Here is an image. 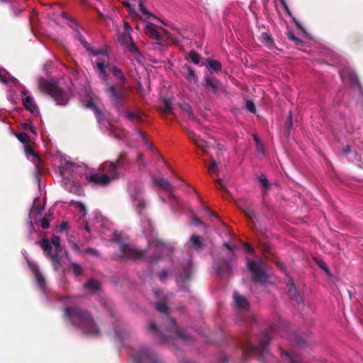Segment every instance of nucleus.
<instances>
[{
  "label": "nucleus",
  "mask_w": 363,
  "mask_h": 363,
  "mask_svg": "<svg viewBox=\"0 0 363 363\" xmlns=\"http://www.w3.org/2000/svg\"><path fill=\"white\" fill-rule=\"evenodd\" d=\"M95 65L99 71V78L106 85L104 91L114 106L121 105L126 98L127 82L123 71L118 67L111 66L106 59H99Z\"/></svg>",
  "instance_id": "f257e3e1"
},
{
  "label": "nucleus",
  "mask_w": 363,
  "mask_h": 363,
  "mask_svg": "<svg viewBox=\"0 0 363 363\" xmlns=\"http://www.w3.org/2000/svg\"><path fill=\"white\" fill-rule=\"evenodd\" d=\"M129 167L130 160L128 153L123 151L116 160L106 162L101 164L100 169L105 174L94 173L86 177V179L96 185L106 186L109 184L111 180L123 177Z\"/></svg>",
  "instance_id": "f03ea898"
},
{
  "label": "nucleus",
  "mask_w": 363,
  "mask_h": 363,
  "mask_svg": "<svg viewBox=\"0 0 363 363\" xmlns=\"http://www.w3.org/2000/svg\"><path fill=\"white\" fill-rule=\"evenodd\" d=\"M65 316L84 335L97 337L100 330L91 313L79 306H67L64 308Z\"/></svg>",
  "instance_id": "7ed1b4c3"
},
{
  "label": "nucleus",
  "mask_w": 363,
  "mask_h": 363,
  "mask_svg": "<svg viewBox=\"0 0 363 363\" xmlns=\"http://www.w3.org/2000/svg\"><path fill=\"white\" fill-rule=\"evenodd\" d=\"M257 346L254 345L247 334H244L240 340L239 344L245 356V360L262 361L269 354L268 346L272 337L268 332L262 331L257 337Z\"/></svg>",
  "instance_id": "20e7f679"
},
{
  "label": "nucleus",
  "mask_w": 363,
  "mask_h": 363,
  "mask_svg": "<svg viewBox=\"0 0 363 363\" xmlns=\"http://www.w3.org/2000/svg\"><path fill=\"white\" fill-rule=\"evenodd\" d=\"M39 89L45 94H48L59 106H65L68 103V97L62 89L55 83L43 79L39 81Z\"/></svg>",
  "instance_id": "39448f33"
},
{
  "label": "nucleus",
  "mask_w": 363,
  "mask_h": 363,
  "mask_svg": "<svg viewBox=\"0 0 363 363\" xmlns=\"http://www.w3.org/2000/svg\"><path fill=\"white\" fill-rule=\"evenodd\" d=\"M194 268L191 259H189L181 264V269L177 277V284L180 290L189 291V282L192 279Z\"/></svg>",
  "instance_id": "423d86ee"
},
{
  "label": "nucleus",
  "mask_w": 363,
  "mask_h": 363,
  "mask_svg": "<svg viewBox=\"0 0 363 363\" xmlns=\"http://www.w3.org/2000/svg\"><path fill=\"white\" fill-rule=\"evenodd\" d=\"M265 264L264 261L259 259L256 261L247 260V267L252 272V279L257 283H265L268 280V275L264 271Z\"/></svg>",
  "instance_id": "0eeeda50"
},
{
  "label": "nucleus",
  "mask_w": 363,
  "mask_h": 363,
  "mask_svg": "<svg viewBox=\"0 0 363 363\" xmlns=\"http://www.w3.org/2000/svg\"><path fill=\"white\" fill-rule=\"evenodd\" d=\"M130 354L134 363H159L157 354L147 347L132 350Z\"/></svg>",
  "instance_id": "6e6552de"
},
{
  "label": "nucleus",
  "mask_w": 363,
  "mask_h": 363,
  "mask_svg": "<svg viewBox=\"0 0 363 363\" xmlns=\"http://www.w3.org/2000/svg\"><path fill=\"white\" fill-rule=\"evenodd\" d=\"M155 307L158 312L163 313L168 315L169 320L172 326V332H174L177 335L178 338L184 341V342H189L192 340L191 336L189 333L179 330L178 327L176 325L175 320L169 317V307L167 306L165 302H157L156 303Z\"/></svg>",
  "instance_id": "1a4fd4ad"
},
{
  "label": "nucleus",
  "mask_w": 363,
  "mask_h": 363,
  "mask_svg": "<svg viewBox=\"0 0 363 363\" xmlns=\"http://www.w3.org/2000/svg\"><path fill=\"white\" fill-rule=\"evenodd\" d=\"M38 245L43 249L45 255L51 259L54 269L55 271L59 270L62 267V258L60 256V252H54V253H52V247L51 246L50 241L46 238H43L40 240L38 242Z\"/></svg>",
  "instance_id": "9d476101"
},
{
  "label": "nucleus",
  "mask_w": 363,
  "mask_h": 363,
  "mask_svg": "<svg viewBox=\"0 0 363 363\" xmlns=\"http://www.w3.org/2000/svg\"><path fill=\"white\" fill-rule=\"evenodd\" d=\"M203 85L208 92H211L216 96L225 92L223 84L218 79L209 74L203 76Z\"/></svg>",
  "instance_id": "9b49d317"
},
{
  "label": "nucleus",
  "mask_w": 363,
  "mask_h": 363,
  "mask_svg": "<svg viewBox=\"0 0 363 363\" xmlns=\"http://www.w3.org/2000/svg\"><path fill=\"white\" fill-rule=\"evenodd\" d=\"M120 250L121 252V255H119V257L123 259L135 260L146 259L145 250H138L126 244H121L120 246Z\"/></svg>",
  "instance_id": "f8f14e48"
},
{
  "label": "nucleus",
  "mask_w": 363,
  "mask_h": 363,
  "mask_svg": "<svg viewBox=\"0 0 363 363\" xmlns=\"http://www.w3.org/2000/svg\"><path fill=\"white\" fill-rule=\"evenodd\" d=\"M118 39L120 43L125 45L129 52L133 55L135 59H138L139 56H141L138 47L133 42V40L128 31L119 33L118 35Z\"/></svg>",
  "instance_id": "ddd939ff"
},
{
  "label": "nucleus",
  "mask_w": 363,
  "mask_h": 363,
  "mask_svg": "<svg viewBox=\"0 0 363 363\" xmlns=\"http://www.w3.org/2000/svg\"><path fill=\"white\" fill-rule=\"evenodd\" d=\"M152 181L160 188L164 190L170 198L177 199L175 195L173 194L174 187L167 179L163 177H154L152 178Z\"/></svg>",
  "instance_id": "4468645a"
},
{
  "label": "nucleus",
  "mask_w": 363,
  "mask_h": 363,
  "mask_svg": "<svg viewBox=\"0 0 363 363\" xmlns=\"http://www.w3.org/2000/svg\"><path fill=\"white\" fill-rule=\"evenodd\" d=\"M25 151L28 155H31L33 157V162L35 164L38 174L40 175L43 174L44 169L41 166V159L40 156L34 151L33 147L28 144L26 145Z\"/></svg>",
  "instance_id": "2eb2a0df"
},
{
  "label": "nucleus",
  "mask_w": 363,
  "mask_h": 363,
  "mask_svg": "<svg viewBox=\"0 0 363 363\" xmlns=\"http://www.w3.org/2000/svg\"><path fill=\"white\" fill-rule=\"evenodd\" d=\"M214 269L218 276L230 275L232 274V268L230 263L226 260H221L217 262Z\"/></svg>",
  "instance_id": "dca6fc26"
},
{
  "label": "nucleus",
  "mask_w": 363,
  "mask_h": 363,
  "mask_svg": "<svg viewBox=\"0 0 363 363\" xmlns=\"http://www.w3.org/2000/svg\"><path fill=\"white\" fill-rule=\"evenodd\" d=\"M29 268L35 276V281L38 287L44 290L45 288V279L42 273L40 272L39 267L35 264L28 263Z\"/></svg>",
  "instance_id": "f3484780"
},
{
  "label": "nucleus",
  "mask_w": 363,
  "mask_h": 363,
  "mask_svg": "<svg viewBox=\"0 0 363 363\" xmlns=\"http://www.w3.org/2000/svg\"><path fill=\"white\" fill-rule=\"evenodd\" d=\"M260 250L264 255L265 259L267 260H270L276 263L277 266L280 269V270L284 271L285 269L284 264L279 262H276L277 257L272 256L273 258L269 257L267 254L271 253V247L269 245L267 242H263L259 246Z\"/></svg>",
  "instance_id": "a211bd4d"
},
{
  "label": "nucleus",
  "mask_w": 363,
  "mask_h": 363,
  "mask_svg": "<svg viewBox=\"0 0 363 363\" xmlns=\"http://www.w3.org/2000/svg\"><path fill=\"white\" fill-rule=\"evenodd\" d=\"M233 298L238 308L242 310H247L248 308L249 303L245 297L240 296L235 291L233 294Z\"/></svg>",
  "instance_id": "6ab92c4d"
},
{
  "label": "nucleus",
  "mask_w": 363,
  "mask_h": 363,
  "mask_svg": "<svg viewBox=\"0 0 363 363\" xmlns=\"http://www.w3.org/2000/svg\"><path fill=\"white\" fill-rule=\"evenodd\" d=\"M188 134L189 138L195 143V145L198 147L201 148L205 153H206V143L193 132L189 131Z\"/></svg>",
  "instance_id": "aec40b11"
},
{
  "label": "nucleus",
  "mask_w": 363,
  "mask_h": 363,
  "mask_svg": "<svg viewBox=\"0 0 363 363\" xmlns=\"http://www.w3.org/2000/svg\"><path fill=\"white\" fill-rule=\"evenodd\" d=\"M136 195L138 196V199L137 196L134 197L135 211L138 215L142 216H143V211L146 207V202L143 198H140V192L137 193Z\"/></svg>",
  "instance_id": "412c9836"
},
{
  "label": "nucleus",
  "mask_w": 363,
  "mask_h": 363,
  "mask_svg": "<svg viewBox=\"0 0 363 363\" xmlns=\"http://www.w3.org/2000/svg\"><path fill=\"white\" fill-rule=\"evenodd\" d=\"M146 33L150 37L155 39L156 40H158V41L162 40V36L153 23H149L146 26Z\"/></svg>",
  "instance_id": "4be33fe9"
},
{
  "label": "nucleus",
  "mask_w": 363,
  "mask_h": 363,
  "mask_svg": "<svg viewBox=\"0 0 363 363\" xmlns=\"http://www.w3.org/2000/svg\"><path fill=\"white\" fill-rule=\"evenodd\" d=\"M289 296L293 298L297 303H301L303 302V298L298 293L294 282H291L289 284Z\"/></svg>",
  "instance_id": "5701e85b"
},
{
  "label": "nucleus",
  "mask_w": 363,
  "mask_h": 363,
  "mask_svg": "<svg viewBox=\"0 0 363 363\" xmlns=\"http://www.w3.org/2000/svg\"><path fill=\"white\" fill-rule=\"evenodd\" d=\"M189 242L192 248L197 251L201 250L204 246L201 237L197 235H192L190 238Z\"/></svg>",
  "instance_id": "b1692460"
},
{
  "label": "nucleus",
  "mask_w": 363,
  "mask_h": 363,
  "mask_svg": "<svg viewBox=\"0 0 363 363\" xmlns=\"http://www.w3.org/2000/svg\"><path fill=\"white\" fill-rule=\"evenodd\" d=\"M23 104L26 109L33 113L37 111V106L34 104L31 96H26L23 99Z\"/></svg>",
  "instance_id": "393cba45"
},
{
  "label": "nucleus",
  "mask_w": 363,
  "mask_h": 363,
  "mask_svg": "<svg viewBox=\"0 0 363 363\" xmlns=\"http://www.w3.org/2000/svg\"><path fill=\"white\" fill-rule=\"evenodd\" d=\"M286 35L289 40L292 41L294 45L297 48H302L304 45V41L298 38L292 31L288 30L286 33Z\"/></svg>",
  "instance_id": "a878e982"
},
{
  "label": "nucleus",
  "mask_w": 363,
  "mask_h": 363,
  "mask_svg": "<svg viewBox=\"0 0 363 363\" xmlns=\"http://www.w3.org/2000/svg\"><path fill=\"white\" fill-rule=\"evenodd\" d=\"M186 79L191 83H196L198 77L195 73L194 69L191 67H186V73L185 75Z\"/></svg>",
  "instance_id": "bb28decb"
},
{
  "label": "nucleus",
  "mask_w": 363,
  "mask_h": 363,
  "mask_svg": "<svg viewBox=\"0 0 363 363\" xmlns=\"http://www.w3.org/2000/svg\"><path fill=\"white\" fill-rule=\"evenodd\" d=\"M83 46L91 55L94 56L102 55L104 58L108 60V54L106 50H101L100 51H94L88 43Z\"/></svg>",
  "instance_id": "cd10ccee"
},
{
  "label": "nucleus",
  "mask_w": 363,
  "mask_h": 363,
  "mask_svg": "<svg viewBox=\"0 0 363 363\" xmlns=\"http://www.w3.org/2000/svg\"><path fill=\"white\" fill-rule=\"evenodd\" d=\"M281 354L284 360L288 362L287 363H299L297 356L293 355L286 351H281Z\"/></svg>",
  "instance_id": "c85d7f7f"
},
{
  "label": "nucleus",
  "mask_w": 363,
  "mask_h": 363,
  "mask_svg": "<svg viewBox=\"0 0 363 363\" xmlns=\"http://www.w3.org/2000/svg\"><path fill=\"white\" fill-rule=\"evenodd\" d=\"M240 208L245 216L251 221H253L257 218V215L255 211L250 206L240 207Z\"/></svg>",
  "instance_id": "c756f323"
},
{
  "label": "nucleus",
  "mask_w": 363,
  "mask_h": 363,
  "mask_svg": "<svg viewBox=\"0 0 363 363\" xmlns=\"http://www.w3.org/2000/svg\"><path fill=\"white\" fill-rule=\"evenodd\" d=\"M84 287L89 289L91 291H96L100 289L101 284L100 281L95 279H89L84 284Z\"/></svg>",
  "instance_id": "7c9ffc66"
},
{
  "label": "nucleus",
  "mask_w": 363,
  "mask_h": 363,
  "mask_svg": "<svg viewBox=\"0 0 363 363\" xmlns=\"http://www.w3.org/2000/svg\"><path fill=\"white\" fill-rule=\"evenodd\" d=\"M50 245L52 244L55 247V252H61L62 250L61 244H60V238L57 235H53L51 238V242H50Z\"/></svg>",
  "instance_id": "2f4dec72"
},
{
  "label": "nucleus",
  "mask_w": 363,
  "mask_h": 363,
  "mask_svg": "<svg viewBox=\"0 0 363 363\" xmlns=\"http://www.w3.org/2000/svg\"><path fill=\"white\" fill-rule=\"evenodd\" d=\"M261 39L262 43L268 48H272L273 46V38L267 33H262L261 35Z\"/></svg>",
  "instance_id": "473e14b6"
},
{
  "label": "nucleus",
  "mask_w": 363,
  "mask_h": 363,
  "mask_svg": "<svg viewBox=\"0 0 363 363\" xmlns=\"http://www.w3.org/2000/svg\"><path fill=\"white\" fill-rule=\"evenodd\" d=\"M217 188L221 191L222 196L225 198H228L230 196V192L225 187V186L223 184L221 179H218L216 182Z\"/></svg>",
  "instance_id": "72a5a7b5"
},
{
  "label": "nucleus",
  "mask_w": 363,
  "mask_h": 363,
  "mask_svg": "<svg viewBox=\"0 0 363 363\" xmlns=\"http://www.w3.org/2000/svg\"><path fill=\"white\" fill-rule=\"evenodd\" d=\"M208 65L211 67V69L216 72H218L221 70V63L215 60H208Z\"/></svg>",
  "instance_id": "f704fd0d"
},
{
  "label": "nucleus",
  "mask_w": 363,
  "mask_h": 363,
  "mask_svg": "<svg viewBox=\"0 0 363 363\" xmlns=\"http://www.w3.org/2000/svg\"><path fill=\"white\" fill-rule=\"evenodd\" d=\"M125 117L131 121H135L138 123H140L142 121L141 116L140 115L136 114L134 112H132L130 111H125Z\"/></svg>",
  "instance_id": "c9c22d12"
},
{
  "label": "nucleus",
  "mask_w": 363,
  "mask_h": 363,
  "mask_svg": "<svg viewBox=\"0 0 363 363\" xmlns=\"http://www.w3.org/2000/svg\"><path fill=\"white\" fill-rule=\"evenodd\" d=\"M69 269L77 277L81 275L84 271L82 267L77 263H71L69 265Z\"/></svg>",
  "instance_id": "e433bc0d"
},
{
  "label": "nucleus",
  "mask_w": 363,
  "mask_h": 363,
  "mask_svg": "<svg viewBox=\"0 0 363 363\" xmlns=\"http://www.w3.org/2000/svg\"><path fill=\"white\" fill-rule=\"evenodd\" d=\"M69 21H70L69 26L77 31L78 40L80 41V43L83 45H85L87 42L84 39V38L82 35V34L78 31L77 26L76 23L72 20H69Z\"/></svg>",
  "instance_id": "4c0bfd02"
},
{
  "label": "nucleus",
  "mask_w": 363,
  "mask_h": 363,
  "mask_svg": "<svg viewBox=\"0 0 363 363\" xmlns=\"http://www.w3.org/2000/svg\"><path fill=\"white\" fill-rule=\"evenodd\" d=\"M181 108L183 113L188 117V118H194V113L192 108L189 104H184L182 106Z\"/></svg>",
  "instance_id": "58836bf2"
},
{
  "label": "nucleus",
  "mask_w": 363,
  "mask_h": 363,
  "mask_svg": "<svg viewBox=\"0 0 363 363\" xmlns=\"http://www.w3.org/2000/svg\"><path fill=\"white\" fill-rule=\"evenodd\" d=\"M16 136L21 143H22L25 145H27L29 143L30 137L27 133H16Z\"/></svg>",
  "instance_id": "ea45409f"
},
{
  "label": "nucleus",
  "mask_w": 363,
  "mask_h": 363,
  "mask_svg": "<svg viewBox=\"0 0 363 363\" xmlns=\"http://www.w3.org/2000/svg\"><path fill=\"white\" fill-rule=\"evenodd\" d=\"M162 111L164 114L172 113V104L169 99H164Z\"/></svg>",
  "instance_id": "a19ab883"
},
{
  "label": "nucleus",
  "mask_w": 363,
  "mask_h": 363,
  "mask_svg": "<svg viewBox=\"0 0 363 363\" xmlns=\"http://www.w3.org/2000/svg\"><path fill=\"white\" fill-rule=\"evenodd\" d=\"M314 261H315V264L320 269H322L327 274H330V270H329L328 267H327V264L323 259H318V258H314Z\"/></svg>",
  "instance_id": "79ce46f5"
},
{
  "label": "nucleus",
  "mask_w": 363,
  "mask_h": 363,
  "mask_svg": "<svg viewBox=\"0 0 363 363\" xmlns=\"http://www.w3.org/2000/svg\"><path fill=\"white\" fill-rule=\"evenodd\" d=\"M188 56L190 60L195 65H198L200 62V57L196 52L191 50L189 52Z\"/></svg>",
  "instance_id": "37998d69"
},
{
  "label": "nucleus",
  "mask_w": 363,
  "mask_h": 363,
  "mask_svg": "<svg viewBox=\"0 0 363 363\" xmlns=\"http://www.w3.org/2000/svg\"><path fill=\"white\" fill-rule=\"evenodd\" d=\"M149 330L150 331H152V333H154L158 337H160L161 339V340H162V341L166 340L164 338H163L161 336L160 330L157 328V325L154 323H150L149 324Z\"/></svg>",
  "instance_id": "c03bdc74"
},
{
  "label": "nucleus",
  "mask_w": 363,
  "mask_h": 363,
  "mask_svg": "<svg viewBox=\"0 0 363 363\" xmlns=\"http://www.w3.org/2000/svg\"><path fill=\"white\" fill-rule=\"evenodd\" d=\"M294 340L297 345L301 347H305L308 345V341L299 335H295Z\"/></svg>",
  "instance_id": "a18cd8bd"
},
{
  "label": "nucleus",
  "mask_w": 363,
  "mask_h": 363,
  "mask_svg": "<svg viewBox=\"0 0 363 363\" xmlns=\"http://www.w3.org/2000/svg\"><path fill=\"white\" fill-rule=\"evenodd\" d=\"M348 76H349V78H350V80L351 83L353 85L357 86H359V81L358 77H357V75L354 72H350L348 73Z\"/></svg>",
  "instance_id": "49530a36"
},
{
  "label": "nucleus",
  "mask_w": 363,
  "mask_h": 363,
  "mask_svg": "<svg viewBox=\"0 0 363 363\" xmlns=\"http://www.w3.org/2000/svg\"><path fill=\"white\" fill-rule=\"evenodd\" d=\"M258 180L265 191L269 189V182L264 175L262 174V175L259 176Z\"/></svg>",
  "instance_id": "de8ad7c7"
},
{
  "label": "nucleus",
  "mask_w": 363,
  "mask_h": 363,
  "mask_svg": "<svg viewBox=\"0 0 363 363\" xmlns=\"http://www.w3.org/2000/svg\"><path fill=\"white\" fill-rule=\"evenodd\" d=\"M245 108L252 113H255L256 107L254 102L251 100H247L245 104Z\"/></svg>",
  "instance_id": "09e8293b"
},
{
  "label": "nucleus",
  "mask_w": 363,
  "mask_h": 363,
  "mask_svg": "<svg viewBox=\"0 0 363 363\" xmlns=\"http://www.w3.org/2000/svg\"><path fill=\"white\" fill-rule=\"evenodd\" d=\"M293 127L292 113L290 111L287 116V119L285 123V128L288 130H290Z\"/></svg>",
  "instance_id": "8fccbe9b"
},
{
  "label": "nucleus",
  "mask_w": 363,
  "mask_h": 363,
  "mask_svg": "<svg viewBox=\"0 0 363 363\" xmlns=\"http://www.w3.org/2000/svg\"><path fill=\"white\" fill-rule=\"evenodd\" d=\"M136 162L138 164V166L140 167V168L145 167L146 166V163L144 160V156L143 154H141V153L138 154L137 159H136Z\"/></svg>",
  "instance_id": "3c124183"
},
{
  "label": "nucleus",
  "mask_w": 363,
  "mask_h": 363,
  "mask_svg": "<svg viewBox=\"0 0 363 363\" xmlns=\"http://www.w3.org/2000/svg\"><path fill=\"white\" fill-rule=\"evenodd\" d=\"M160 258H161L160 254H159L158 252H155V253H154V255L149 257L147 258V259L150 263H154V262H157V261H159L160 259Z\"/></svg>",
  "instance_id": "603ef678"
},
{
  "label": "nucleus",
  "mask_w": 363,
  "mask_h": 363,
  "mask_svg": "<svg viewBox=\"0 0 363 363\" xmlns=\"http://www.w3.org/2000/svg\"><path fill=\"white\" fill-rule=\"evenodd\" d=\"M84 252L90 254V255H91L93 256H95V257H99V252L97 250H96L95 249L92 248V247H86L84 250Z\"/></svg>",
  "instance_id": "864d4df0"
},
{
  "label": "nucleus",
  "mask_w": 363,
  "mask_h": 363,
  "mask_svg": "<svg viewBox=\"0 0 363 363\" xmlns=\"http://www.w3.org/2000/svg\"><path fill=\"white\" fill-rule=\"evenodd\" d=\"M139 8H140V10L141 11V12L143 13H144L145 15L147 16H152L147 10V9L145 8V6H144L143 3L140 1V3H139Z\"/></svg>",
  "instance_id": "5fc2aeb1"
},
{
  "label": "nucleus",
  "mask_w": 363,
  "mask_h": 363,
  "mask_svg": "<svg viewBox=\"0 0 363 363\" xmlns=\"http://www.w3.org/2000/svg\"><path fill=\"white\" fill-rule=\"evenodd\" d=\"M217 163L215 160L212 159V162L208 167V172L210 174L215 172L216 171Z\"/></svg>",
  "instance_id": "6e6d98bb"
},
{
  "label": "nucleus",
  "mask_w": 363,
  "mask_h": 363,
  "mask_svg": "<svg viewBox=\"0 0 363 363\" xmlns=\"http://www.w3.org/2000/svg\"><path fill=\"white\" fill-rule=\"evenodd\" d=\"M21 125H22V128H23V130H29L32 133H35V128L31 125V123H24Z\"/></svg>",
  "instance_id": "4d7b16f0"
},
{
  "label": "nucleus",
  "mask_w": 363,
  "mask_h": 363,
  "mask_svg": "<svg viewBox=\"0 0 363 363\" xmlns=\"http://www.w3.org/2000/svg\"><path fill=\"white\" fill-rule=\"evenodd\" d=\"M41 227L43 229H48L50 227V220L47 218H43L41 220Z\"/></svg>",
  "instance_id": "13d9d810"
},
{
  "label": "nucleus",
  "mask_w": 363,
  "mask_h": 363,
  "mask_svg": "<svg viewBox=\"0 0 363 363\" xmlns=\"http://www.w3.org/2000/svg\"><path fill=\"white\" fill-rule=\"evenodd\" d=\"M167 274H168V272L167 270L164 269L162 271H161L159 274H158V277L159 279H160V281H164L166 280L167 277Z\"/></svg>",
  "instance_id": "bf43d9fd"
},
{
  "label": "nucleus",
  "mask_w": 363,
  "mask_h": 363,
  "mask_svg": "<svg viewBox=\"0 0 363 363\" xmlns=\"http://www.w3.org/2000/svg\"><path fill=\"white\" fill-rule=\"evenodd\" d=\"M203 209L208 214L214 216L216 218L218 219V215L213 211H211L208 206H206L204 204H203Z\"/></svg>",
  "instance_id": "052dcab7"
},
{
  "label": "nucleus",
  "mask_w": 363,
  "mask_h": 363,
  "mask_svg": "<svg viewBox=\"0 0 363 363\" xmlns=\"http://www.w3.org/2000/svg\"><path fill=\"white\" fill-rule=\"evenodd\" d=\"M94 113H95V116L96 117V118L98 119L99 121H102L103 118H104V114L102 113V111L97 108L94 111Z\"/></svg>",
  "instance_id": "680f3d73"
},
{
  "label": "nucleus",
  "mask_w": 363,
  "mask_h": 363,
  "mask_svg": "<svg viewBox=\"0 0 363 363\" xmlns=\"http://www.w3.org/2000/svg\"><path fill=\"white\" fill-rule=\"evenodd\" d=\"M138 134H139V135H140V136L141 137V138H142L143 141L144 142V143H145V144L148 147L151 148V147H152V145H151V144H150V143H148V141H147V138H146L145 135H144V133H142V132H139V133H138Z\"/></svg>",
  "instance_id": "e2e57ef3"
},
{
  "label": "nucleus",
  "mask_w": 363,
  "mask_h": 363,
  "mask_svg": "<svg viewBox=\"0 0 363 363\" xmlns=\"http://www.w3.org/2000/svg\"><path fill=\"white\" fill-rule=\"evenodd\" d=\"M72 166H73V164H72V162H67L65 163V167H64V168H62V169H60V173H61V174L63 176V175L65 174V172H66V171H67V168H68V167H72Z\"/></svg>",
  "instance_id": "0e129e2a"
},
{
  "label": "nucleus",
  "mask_w": 363,
  "mask_h": 363,
  "mask_svg": "<svg viewBox=\"0 0 363 363\" xmlns=\"http://www.w3.org/2000/svg\"><path fill=\"white\" fill-rule=\"evenodd\" d=\"M86 107H87V108H90V109H91V110H93L94 111L96 109H97V108H97V106H96V104H95L94 101H89L87 102V104H86Z\"/></svg>",
  "instance_id": "69168bd1"
},
{
  "label": "nucleus",
  "mask_w": 363,
  "mask_h": 363,
  "mask_svg": "<svg viewBox=\"0 0 363 363\" xmlns=\"http://www.w3.org/2000/svg\"><path fill=\"white\" fill-rule=\"evenodd\" d=\"M224 246L229 250H233L236 248V245L233 242H224Z\"/></svg>",
  "instance_id": "338daca9"
},
{
  "label": "nucleus",
  "mask_w": 363,
  "mask_h": 363,
  "mask_svg": "<svg viewBox=\"0 0 363 363\" xmlns=\"http://www.w3.org/2000/svg\"><path fill=\"white\" fill-rule=\"evenodd\" d=\"M342 153L345 155H347L351 152V147L349 145H347L342 147Z\"/></svg>",
  "instance_id": "774afa93"
}]
</instances>
